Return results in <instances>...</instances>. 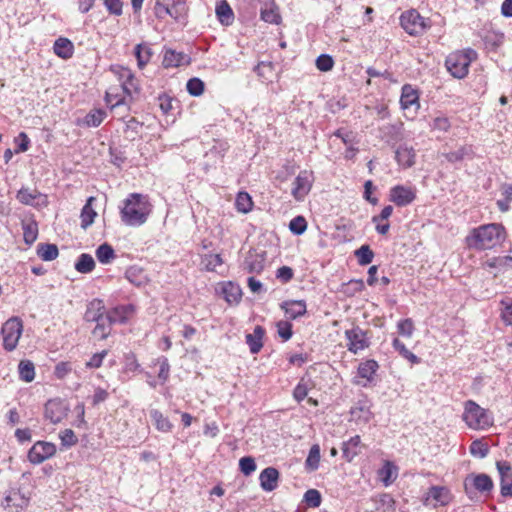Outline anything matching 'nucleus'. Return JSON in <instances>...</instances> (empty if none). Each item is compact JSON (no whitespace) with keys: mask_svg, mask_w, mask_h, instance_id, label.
<instances>
[{"mask_svg":"<svg viewBox=\"0 0 512 512\" xmlns=\"http://www.w3.org/2000/svg\"><path fill=\"white\" fill-rule=\"evenodd\" d=\"M505 237V229L501 224L490 223L473 228L466 236L465 242L471 249L488 250L501 244Z\"/></svg>","mask_w":512,"mask_h":512,"instance_id":"obj_1","label":"nucleus"},{"mask_svg":"<svg viewBox=\"0 0 512 512\" xmlns=\"http://www.w3.org/2000/svg\"><path fill=\"white\" fill-rule=\"evenodd\" d=\"M152 211L148 197L139 193H132L124 200L121 208V219L129 226L144 224Z\"/></svg>","mask_w":512,"mask_h":512,"instance_id":"obj_2","label":"nucleus"},{"mask_svg":"<svg viewBox=\"0 0 512 512\" xmlns=\"http://www.w3.org/2000/svg\"><path fill=\"white\" fill-rule=\"evenodd\" d=\"M476 57L477 53L473 49L457 51L446 58V67L453 77L461 79L468 74L469 66Z\"/></svg>","mask_w":512,"mask_h":512,"instance_id":"obj_3","label":"nucleus"},{"mask_svg":"<svg viewBox=\"0 0 512 512\" xmlns=\"http://www.w3.org/2000/svg\"><path fill=\"white\" fill-rule=\"evenodd\" d=\"M23 324L18 317L8 319L2 326L3 347L7 351H13L22 335Z\"/></svg>","mask_w":512,"mask_h":512,"instance_id":"obj_4","label":"nucleus"},{"mask_svg":"<svg viewBox=\"0 0 512 512\" xmlns=\"http://www.w3.org/2000/svg\"><path fill=\"white\" fill-rule=\"evenodd\" d=\"M402 28L412 36L422 35L429 24L415 9H411L402 13L400 17Z\"/></svg>","mask_w":512,"mask_h":512,"instance_id":"obj_5","label":"nucleus"},{"mask_svg":"<svg viewBox=\"0 0 512 512\" xmlns=\"http://www.w3.org/2000/svg\"><path fill=\"white\" fill-rule=\"evenodd\" d=\"M111 70L117 76L121 84L123 93L127 97L132 98L134 95L139 93L140 87L138 80L135 78L134 74L130 69L122 66H115L112 67Z\"/></svg>","mask_w":512,"mask_h":512,"instance_id":"obj_6","label":"nucleus"},{"mask_svg":"<svg viewBox=\"0 0 512 512\" xmlns=\"http://www.w3.org/2000/svg\"><path fill=\"white\" fill-rule=\"evenodd\" d=\"M314 182L312 171L302 170L293 182L291 194L297 201H302L308 195Z\"/></svg>","mask_w":512,"mask_h":512,"instance_id":"obj_7","label":"nucleus"},{"mask_svg":"<svg viewBox=\"0 0 512 512\" xmlns=\"http://www.w3.org/2000/svg\"><path fill=\"white\" fill-rule=\"evenodd\" d=\"M56 453L55 444L47 441H37L28 451V460L32 464H41Z\"/></svg>","mask_w":512,"mask_h":512,"instance_id":"obj_8","label":"nucleus"},{"mask_svg":"<svg viewBox=\"0 0 512 512\" xmlns=\"http://www.w3.org/2000/svg\"><path fill=\"white\" fill-rule=\"evenodd\" d=\"M451 499V493L448 488L443 486H432L426 493L423 504L427 507L437 508L439 506L448 505Z\"/></svg>","mask_w":512,"mask_h":512,"instance_id":"obj_9","label":"nucleus"},{"mask_svg":"<svg viewBox=\"0 0 512 512\" xmlns=\"http://www.w3.org/2000/svg\"><path fill=\"white\" fill-rule=\"evenodd\" d=\"M416 188L396 185L389 191V200L399 207L411 204L416 199Z\"/></svg>","mask_w":512,"mask_h":512,"instance_id":"obj_10","label":"nucleus"},{"mask_svg":"<svg viewBox=\"0 0 512 512\" xmlns=\"http://www.w3.org/2000/svg\"><path fill=\"white\" fill-rule=\"evenodd\" d=\"M494 487L493 481L487 474L470 475L465 479V491L467 495L471 496V489H475L480 493H490Z\"/></svg>","mask_w":512,"mask_h":512,"instance_id":"obj_11","label":"nucleus"},{"mask_svg":"<svg viewBox=\"0 0 512 512\" xmlns=\"http://www.w3.org/2000/svg\"><path fill=\"white\" fill-rule=\"evenodd\" d=\"M345 336L348 341L347 348L350 352L354 354L367 348L369 345L366 333L360 327H353L350 330H346Z\"/></svg>","mask_w":512,"mask_h":512,"instance_id":"obj_12","label":"nucleus"},{"mask_svg":"<svg viewBox=\"0 0 512 512\" xmlns=\"http://www.w3.org/2000/svg\"><path fill=\"white\" fill-rule=\"evenodd\" d=\"M497 470L500 475V492L503 497L512 498V467L507 461H497Z\"/></svg>","mask_w":512,"mask_h":512,"instance_id":"obj_13","label":"nucleus"},{"mask_svg":"<svg viewBox=\"0 0 512 512\" xmlns=\"http://www.w3.org/2000/svg\"><path fill=\"white\" fill-rule=\"evenodd\" d=\"M16 199L24 205L40 206L46 204V197L44 195L35 189L27 187H23L17 192Z\"/></svg>","mask_w":512,"mask_h":512,"instance_id":"obj_14","label":"nucleus"},{"mask_svg":"<svg viewBox=\"0 0 512 512\" xmlns=\"http://www.w3.org/2000/svg\"><path fill=\"white\" fill-rule=\"evenodd\" d=\"M400 104L403 110L413 109L414 112H417L420 107L417 90L414 89L411 85L405 84L402 87Z\"/></svg>","mask_w":512,"mask_h":512,"instance_id":"obj_15","label":"nucleus"},{"mask_svg":"<svg viewBox=\"0 0 512 512\" xmlns=\"http://www.w3.org/2000/svg\"><path fill=\"white\" fill-rule=\"evenodd\" d=\"M281 309L284 311L286 317L290 320H295L306 314L307 305L304 300H287L280 304Z\"/></svg>","mask_w":512,"mask_h":512,"instance_id":"obj_16","label":"nucleus"},{"mask_svg":"<svg viewBox=\"0 0 512 512\" xmlns=\"http://www.w3.org/2000/svg\"><path fill=\"white\" fill-rule=\"evenodd\" d=\"M70 402L62 398L50 399L45 405V416H67Z\"/></svg>","mask_w":512,"mask_h":512,"instance_id":"obj_17","label":"nucleus"},{"mask_svg":"<svg viewBox=\"0 0 512 512\" xmlns=\"http://www.w3.org/2000/svg\"><path fill=\"white\" fill-rule=\"evenodd\" d=\"M279 472L274 467H267L259 475L261 488L266 492L275 490L278 486Z\"/></svg>","mask_w":512,"mask_h":512,"instance_id":"obj_18","label":"nucleus"},{"mask_svg":"<svg viewBox=\"0 0 512 512\" xmlns=\"http://www.w3.org/2000/svg\"><path fill=\"white\" fill-rule=\"evenodd\" d=\"M135 308L133 305H121L110 310L106 316L111 324L125 323L134 313Z\"/></svg>","mask_w":512,"mask_h":512,"instance_id":"obj_19","label":"nucleus"},{"mask_svg":"<svg viewBox=\"0 0 512 512\" xmlns=\"http://www.w3.org/2000/svg\"><path fill=\"white\" fill-rule=\"evenodd\" d=\"M361 439L359 435L351 437L342 444V457L347 462H352L361 453Z\"/></svg>","mask_w":512,"mask_h":512,"instance_id":"obj_20","label":"nucleus"},{"mask_svg":"<svg viewBox=\"0 0 512 512\" xmlns=\"http://www.w3.org/2000/svg\"><path fill=\"white\" fill-rule=\"evenodd\" d=\"M125 278L137 287H144L150 281L145 270L139 266L129 267L125 272Z\"/></svg>","mask_w":512,"mask_h":512,"instance_id":"obj_21","label":"nucleus"},{"mask_svg":"<svg viewBox=\"0 0 512 512\" xmlns=\"http://www.w3.org/2000/svg\"><path fill=\"white\" fill-rule=\"evenodd\" d=\"M396 161L403 168H410L415 164V151L412 147H408L406 144L400 145L395 152Z\"/></svg>","mask_w":512,"mask_h":512,"instance_id":"obj_22","label":"nucleus"},{"mask_svg":"<svg viewBox=\"0 0 512 512\" xmlns=\"http://www.w3.org/2000/svg\"><path fill=\"white\" fill-rule=\"evenodd\" d=\"M261 19L271 24L280 23L281 16L279 13V8L274 0H270L265 3L264 7L261 9Z\"/></svg>","mask_w":512,"mask_h":512,"instance_id":"obj_23","label":"nucleus"},{"mask_svg":"<svg viewBox=\"0 0 512 512\" xmlns=\"http://www.w3.org/2000/svg\"><path fill=\"white\" fill-rule=\"evenodd\" d=\"M96 201V198L91 196L87 199L86 204L83 206L80 214L81 219V227L83 229H87L91 226L97 216V212L93 208V203Z\"/></svg>","mask_w":512,"mask_h":512,"instance_id":"obj_24","label":"nucleus"},{"mask_svg":"<svg viewBox=\"0 0 512 512\" xmlns=\"http://www.w3.org/2000/svg\"><path fill=\"white\" fill-rule=\"evenodd\" d=\"M264 329L261 326H256L254 328L253 333L246 335V343L249 346L250 352L252 354H257L263 347V336Z\"/></svg>","mask_w":512,"mask_h":512,"instance_id":"obj_25","label":"nucleus"},{"mask_svg":"<svg viewBox=\"0 0 512 512\" xmlns=\"http://www.w3.org/2000/svg\"><path fill=\"white\" fill-rule=\"evenodd\" d=\"M222 294L225 300L232 304L238 303L242 296V291L239 285L233 282H224L221 287Z\"/></svg>","mask_w":512,"mask_h":512,"instance_id":"obj_26","label":"nucleus"},{"mask_svg":"<svg viewBox=\"0 0 512 512\" xmlns=\"http://www.w3.org/2000/svg\"><path fill=\"white\" fill-rule=\"evenodd\" d=\"M216 16L223 25H230L234 20V13L226 0H221L216 5Z\"/></svg>","mask_w":512,"mask_h":512,"instance_id":"obj_27","label":"nucleus"},{"mask_svg":"<svg viewBox=\"0 0 512 512\" xmlns=\"http://www.w3.org/2000/svg\"><path fill=\"white\" fill-rule=\"evenodd\" d=\"M379 368L378 363L375 360H366L358 366V376L364 379L366 382H371Z\"/></svg>","mask_w":512,"mask_h":512,"instance_id":"obj_28","label":"nucleus"},{"mask_svg":"<svg viewBox=\"0 0 512 512\" xmlns=\"http://www.w3.org/2000/svg\"><path fill=\"white\" fill-rule=\"evenodd\" d=\"M53 50L57 56L68 59L73 55L74 46L67 38H58L54 43Z\"/></svg>","mask_w":512,"mask_h":512,"instance_id":"obj_29","label":"nucleus"},{"mask_svg":"<svg viewBox=\"0 0 512 512\" xmlns=\"http://www.w3.org/2000/svg\"><path fill=\"white\" fill-rule=\"evenodd\" d=\"M104 314V305L101 300L95 299L90 302L88 309L85 313V319L91 322H97L100 320V317H105Z\"/></svg>","mask_w":512,"mask_h":512,"instance_id":"obj_30","label":"nucleus"},{"mask_svg":"<svg viewBox=\"0 0 512 512\" xmlns=\"http://www.w3.org/2000/svg\"><path fill=\"white\" fill-rule=\"evenodd\" d=\"M264 257L259 254H251L249 255L244 262V268L249 273L259 274L264 269Z\"/></svg>","mask_w":512,"mask_h":512,"instance_id":"obj_31","label":"nucleus"},{"mask_svg":"<svg viewBox=\"0 0 512 512\" xmlns=\"http://www.w3.org/2000/svg\"><path fill=\"white\" fill-rule=\"evenodd\" d=\"M77 272L82 274L90 273L95 268V261L90 254L82 253L74 265Z\"/></svg>","mask_w":512,"mask_h":512,"instance_id":"obj_32","label":"nucleus"},{"mask_svg":"<svg viewBox=\"0 0 512 512\" xmlns=\"http://www.w3.org/2000/svg\"><path fill=\"white\" fill-rule=\"evenodd\" d=\"M59 251L55 244H39L37 246V255L43 261H52L58 257Z\"/></svg>","mask_w":512,"mask_h":512,"instance_id":"obj_33","label":"nucleus"},{"mask_svg":"<svg viewBox=\"0 0 512 512\" xmlns=\"http://www.w3.org/2000/svg\"><path fill=\"white\" fill-rule=\"evenodd\" d=\"M380 480L385 486H389L396 478V467L389 461H386L381 469L378 471Z\"/></svg>","mask_w":512,"mask_h":512,"instance_id":"obj_34","label":"nucleus"},{"mask_svg":"<svg viewBox=\"0 0 512 512\" xmlns=\"http://www.w3.org/2000/svg\"><path fill=\"white\" fill-rule=\"evenodd\" d=\"M23 237L26 244H33L38 237V224L35 221L22 223Z\"/></svg>","mask_w":512,"mask_h":512,"instance_id":"obj_35","label":"nucleus"},{"mask_svg":"<svg viewBox=\"0 0 512 512\" xmlns=\"http://www.w3.org/2000/svg\"><path fill=\"white\" fill-rule=\"evenodd\" d=\"M96 257L100 263L109 264L115 259L116 255L111 245L103 243L96 249Z\"/></svg>","mask_w":512,"mask_h":512,"instance_id":"obj_36","label":"nucleus"},{"mask_svg":"<svg viewBox=\"0 0 512 512\" xmlns=\"http://www.w3.org/2000/svg\"><path fill=\"white\" fill-rule=\"evenodd\" d=\"M19 377L25 382H31L35 378V367L30 360H22L18 365Z\"/></svg>","mask_w":512,"mask_h":512,"instance_id":"obj_37","label":"nucleus"},{"mask_svg":"<svg viewBox=\"0 0 512 512\" xmlns=\"http://www.w3.org/2000/svg\"><path fill=\"white\" fill-rule=\"evenodd\" d=\"M152 51L151 48L144 44H138L135 47V57L137 59V64L140 69H142L151 59Z\"/></svg>","mask_w":512,"mask_h":512,"instance_id":"obj_38","label":"nucleus"},{"mask_svg":"<svg viewBox=\"0 0 512 512\" xmlns=\"http://www.w3.org/2000/svg\"><path fill=\"white\" fill-rule=\"evenodd\" d=\"M170 16L176 21L184 20L188 13V6L184 0H175L170 7Z\"/></svg>","mask_w":512,"mask_h":512,"instance_id":"obj_39","label":"nucleus"},{"mask_svg":"<svg viewBox=\"0 0 512 512\" xmlns=\"http://www.w3.org/2000/svg\"><path fill=\"white\" fill-rule=\"evenodd\" d=\"M235 206L240 213L250 212L253 207L250 195L247 192H239L236 197Z\"/></svg>","mask_w":512,"mask_h":512,"instance_id":"obj_40","label":"nucleus"},{"mask_svg":"<svg viewBox=\"0 0 512 512\" xmlns=\"http://www.w3.org/2000/svg\"><path fill=\"white\" fill-rule=\"evenodd\" d=\"M320 463V447L319 445H313L308 453L305 461L306 468L310 471H315L319 468Z\"/></svg>","mask_w":512,"mask_h":512,"instance_id":"obj_41","label":"nucleus"},{"mask_svg":"<svg viewBox=\"0 0 512 512\" xmlns=\"http://www.w3.org/2000/svg\"><path fill=\"white\" fill-rule=\"evenodd\" d=\"M393 347L403 358L407 359L412 364L420 363V358H418L414 353L409 351L406 348L405 344L399 339L395 338L393 340Z\"/></svg>","mask_w":512,"mask_h":512,"instance_id":"obj_42","label":"nucleus"},{"mask_svg":"<svg viewBox=\"0 0 512 512\" xmlns=\"http://www.w3.org/2000/svg\"><path fill=\"white\" fill-rule=\"evenodd\" d=\"M473 430H487L493 426V418H463Z\"/></svg>","mask_w":512,"mask_h":512,"instance_id":"obj_43","label":"nucleus"},{"mask_svg":"<svg viewBox=\"0 0 512 512\" xmlns=\"http://www.w3.org/2000/svg\"><path fill=\"white\" fill-rule=\"evenodd\" d=\"M106 117V112L101 109H95L90 111L84 119V124L88 127L99 126Z\"/></svg>","mask_w":512,"mask_h":512,"instance_id":"obj_44","label":"nucleus"},{"mask_svg":"<svg viewBox=\"0 0 512 512\" xmlns=\"http://www.w3.org/2000/svg\"><path fill=\"white\" fill-rule=\"evenodd\" d=\"M472 154V148L471 146H462L459 149L455 151H451L447 154H445V158L447 161L451 163L460 162L465 157L470 156Z\"/></svg>","mask_w":512,"mask_h":512,"instance_id":"obj_45","label":"nucleus"},{"mask_svg":"<svg viewBox=\"0 0 512 512\" xmlns=\"http://www.w3.org/2000/svg\"><path fill=\"white\" fill-rule=\"evenodd\" d=\"M111 325L107 316L100 317V320L96 322L93 334L100 339H105L110 333Z\"/></svg>","mask_w":512,"mask_h":512,"instance_id":"obj_46","label":"nucleus"},{"mask_svg":"<svg viewBox=\"0 0 512 512\" xmlns=\"http://www.w3.org/2000/svg\"><path fill=\"white\" fill-rule=\"evenodd\" d=\"M184 54L177 53L174 50H167L163 58V66L166 68L177 67L182 63Z\"/></svg>","mask_w":512,"mask_h":512,"instance_id":"obj_47","label":"nucleus"},{"mask_svg":"<svg viewBox=\"0 0 512 512\" xmlns=\"http://www.w3.org/2000/svg\"><path fill=\"white\" fill-rule=\"evenodd\" d=\"M114 90V88H110L105 95L106 103L111 107V109L126 104L127 96H121Z\"/></svg>","mask_w":512,"mask_h":512,"instance_id":"obj_48","label":"nucleus"},{"mask_svg":"<svg viewBox=\"0 0 512 512\" xmlns=\"http://www.w3.org/2000/svg\"><path fill=\"white\" fill-rule=\"evenodd\" d=\"M358 263L362 266L368 265L372 262L374 253L368 245H363L355 251Z\"/></svg>","mask_w":512,"mask_h":512,"instance_id":"obj_49","label":"nucleus"},{"mask_svg":"<svg viewBox=\"0 0 512 512\" xmlns=\"http://www.w3.org/2000/svg\"><path fill=\"white\" fill-rule=\"evenodd\" d=\"M59 439L63 448L67 449L77 444L78 438L72 429H64L59 432Z\"/></svg>","mask_w":512,"mask_h":512,"instance_id":"obj_50","label":"nucleus"},{"mask_svg":"<svg viewBox=\"0 0 512 512\" xmlns=\"http://www.w3.org/2000/svg\"><path fill=\"white\" fill-rule=\"evenodd\" d=\"M5 507H24L27 500L19 492L11 491L4 499Z\"/></svg>","mask_w":512,"mask_h":512,"instance_id":"obj_51","label":"nucleus"},{"mask_svg":"<svg viewBox=\"0 0 512 512\" xmlns=\"http://www.w3.org/2000/svg\"><path fill=\"white\" fill-rule=\"evenodd\" d=\"M501 319L506 325H512V298H505L500 301Z\"/></svg>","mask_w":512,"mask_h":512,"instance_id":"obj_52","label":"nucleus"},{"mask_svg":"<svg viewBox=\"0 0 512 512\" xmlns=\"http://www.w3.org/2000/svg\"><path fill=\"white\" fill-rule=\"evenodd\" d=\"M469 451L474 457L483 459L487 456L489 448L487 444L483 443L482 441L475 440L471 443Z\"/></svg>","mask_w":512,"mask_h":512,"instance_id":"obj_53","label":"nucleus"},{"mask_svg":"<svg viewBox=\"0 0 512 512\" xmlns=\"http://www.w3.org/2000/svg\"><path fill=\"white\" fill-rule=\"evenodd\" d=\"M159 366L158 379L161 383H165L169 378L170 365L166 357H160L155 362Z\"/></svg>","mask_w":512,"mask_h":512,"instance_id":"obj_54","label":"nucleus"},{"mask_svg":"<svg viewBox=\"0 0 512 512\" xmlns=\"http://www.w3.org/2000/svg\"><path fill=\"white\" fill-rule=\"evenodd\" d=\"M289 229L295 235L303 234L307 229V222L303 216L293 218L289 223Z\"/></svg>","mask_w":512,"mask_h":512,"instance_id":"obj_55","label":"nucleus"},{"mask_svg":"<svg viewBox=\"0 0 512 512\" xmlns=\"http://www.w3.org/2000/svg\"><path fill=\"white\" fill-rule=\"evenodd\" d=\"M187 91L192 96H200L204 92V82L199 78H191L186 85Z\"/></svg>","mask_w":512,"mask_h":512,"instance_id":"obj_56","label":"nucleus"},{"mask_svg":"<svg viewBox=\"0 0 512 512\" xmlns=\"http://www.w3.org/2000/svg\"><path fill=\"white\" fill-rule=\"evenodd\" d=\"M512 256L493 257L485 262L489 268L511 267Z\"/></svg>","mask_w":512,"mask_h":512,"instance_id":"obj_57","label":"nucleus"},{"mask_svg":"<svg viewBox=\"0 0 512 512\" xmlns=\"http://www.w3.org/2000/svg\"><path fill=\"white\" fill-rule=\"evenodd\" d=\"M304 501L309 507H319L321 504V494L316 489H309L304 494Z\"/></svg>","mask_w":512,"mask_h":512,"instance_id":"obj_58","label":"nucleus"},{"mask_svg":"<svg viewBox=\"0 0 512 512\" xmlns=\"http://www.w3.org/2000/svg\"><path fill=\"white\" fill-rule=\"evenodd\" d=\"M334 66V60L330 55L322 54L316 59V67L322 72H328L332 70Z\"/></svg>","mask_w":512,"mask_h":512,"instance_id":"obj_59","label":"nucleus"},{"mask_svg":"<svg viewBox=\"0 0 512 512\" xmlns=\"http://www.w3.org/2000/svg\"><path fill=\"white\" fill-rule=\"evenodd\" d=\"M239 467L244 475H251L256 470V463L254 458L250 456L242 457L239 461Z\"/></svg>","mask_w":512,"mask_h":512,"instance_id":"obj_60","label":"nucleus"},{"mask_svg":"<svg viewBox=\"0 0 512 512\" xmlns=\"http://www.w3.org/2000/svg\"><path fill=\"white\" fill-rule=\"evenodd\" d=\"M463 416H485V409L480 407L472 400H468L464 405Z\"/></svg>","mask_w":512,"mask_h":512,"instance_id":"obj_61","label":"nucleus"},{"mask_svg":"<svg viewBox=\"0 0 512 512\" xmlns=\"http://www.w3.org/2000/svg\"><path fill=\"white\" fill-rule=\"evenodd\" d=\"M278 335L287 341L292 337V324L288 321H279L276 324Z\"/></svg>","mask_w":512,"mask_h":512,"instance_id":"obj_62","label":"nucleus"},{"mask_svg":"<svg viewBox=\"0 0 512 512\" xmlns=\"http://www.w3.org/2000/svg\"><path fill=\"white\" fill-rule=\"evenodd\" d=\"M205 267L208 271H214L218 266L223 264L220 254H208L204 257Z\"/></svg>","mask_w":512,"mask_h":512,"instance_id":"obj_63","label":"nucleus"},{"mask_svg":"<svg viewBox=\"0 0 512 512\" xmlns=\"http://www.w3.org/2000/svg\"><path fill=\"white\" fill-rule=\"evenodd\" d=\"M397 328H398V332L401 335L409 338L413 334L414 324L410 318H407V319L399 321Z\"/></svg>","mask_w":512,"mask_h":512,"instance_id":"obj_64","label":"nucleus"}]
</instances>
